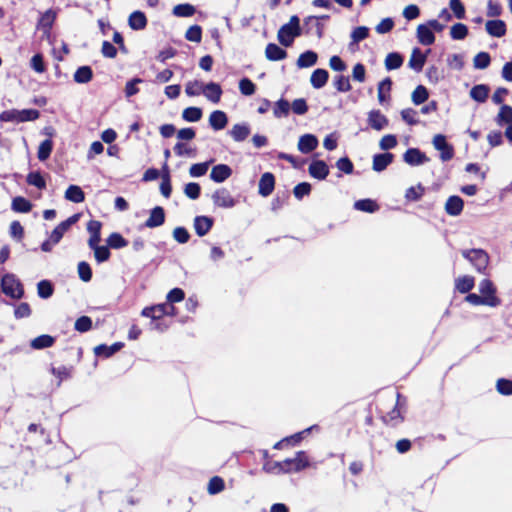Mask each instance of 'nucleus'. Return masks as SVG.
<instances>
[{
	"label": "nucleus",
	"mask_w": 512,
	"mask_h": 512,
	"mask_svg": "<svg viewBox=\"0 0 512 512\" xmlns=\"http://www.w3.org/2000/svg\"><path fill=\"white\" fill-rule=\"evenodd\" d=\"M308 466L309 459L304 451H298L294 458H287L274 463V467L283 473L299 472Z\"/></svg>",
	"instance_id": "f257e3e1"
},
{
	"label": "nucleus",
	"mask_w": 512,
	"mask_h": 512,
	"mask_svg": "<svg viewBox=\"0 0 512 512\" xmlns=\"http://www.w3.org/2000/svg\"><path fill=\"white\" fill-rule=\"evenodd\" d=\"M299 18L293 15L287 24L281 26L278 30L277 38L278 41L285 47L292 45L294 38L300 36L301 30L299 25Z\"/></svg>",
	"instance_id": "f03ea898"
},
{
	"label": "nucleus",
	"mask_w": 512,
	"mask_h": 512,
	"mask_svg": "<svg viewBox=\"0 0 512 512\" xmlns=\"http://www.w3.org/2000/svg\"><path fill=\"white\" fill-rule=\"evenodd\" d=\"M40 116V113L38 110L35 109H23V110H17V109H10L5 110L0 114V122H27V121H34L38 119Z\"/></svg>",
	"instance_id": "7ed1b4c3"
},
{
	"label": "nucleus",
	"mask_w": 512,
	"mask_h": 512,
	"mask_svg": "<svg viewBox=\"0 0 512 512\" xmlns=\"http://www.w3.org/2000/svg\"><path fill=\"white\" fill-rule=\"evenodd\" d=\"M2 292L12 298L21 299L24 295L23 285L14 274H5L1 280Z\"/></svg>",
	"instance_id": "20e7f679"
},
{
	"label": "nucleus",
	"mask_w": 512,
	"mask_h": 512,
	"mask_svg": "<svg viewBox=\"0 0 512 512\" xmlns=\"http://www.w3.org/2000/svg\"><path fill=\"white\" fill-rule=\"evenodd\" d=\"M462 255L469 260L479 272L484 271L489 263L488 254L482 249L464 250L462 251Z\"/></svg>",
	"instance_id": "39448f33"
},
{
	"label": "nucleus",
	"mask_w": 512,
	"mask_h": 512,
	"mask_svg": "<svg viewBox=\"0 0 512 512\" xmlns=\"http://www.w3.org/2000/svg\"><path fill=\"white\" fill-rule=\"evenodd\" d=\"M434 148L440 151V159L443 162L449 161L454 157V148L446 141L442 134H437L433 138Z\"/></svg>",
	"instance_id": "423d86ee"
},
{
	"label": "nucleus",
	"mask_w": 512,
	"mask_h": 512,
	"mask_svg": "<svg viewBox=\"0 0 512 512\" xmlns=\"http://www.w3.org/2000/svg\"><path fill=\"white\" fill-rule=\"evenodd\" d=\"M213 203L222 208H232L236 202L230 192L225 188L217 189L212 195Z\"/></svg>",
	"instance_id": "0eeeda50"
},
{
	"label": "nucleus",
	"mask_w": 512,
	"mask_h": 512,
	"mask_svg": "<svg viewBox=\"0 0 512 512\" xmlns=\"http://www.w3.org/2000/svg\"><path fill=\"white\" fill-rule=\"evenodd\" d=\"M403 160L412 166L421 165L429 161V158L417 148H409L403 155Z\"/></svg>",
	"instance_id": "6e6552de"
},
{
	"label": "nucleus",
	"mask_w": 512,
	"mask_h": 512,
	"mask_svg": "<svg viewBox=\"0 0 512 512\" xmlns=\"http://www.w3.org/2000/svg\"><path fill=\"white\" fill-rule=\"evenodd\" d=\"M308 172L311 177L324 180L329 174V167L323 160H315L310 163Z\"/></svg>",
	"instance_id": "1a4fd4ad"
},
{
	"label": "nucleus",
	"mask_w": 512,
	"mask_h": 512,
	"mask_svg": "<svg viewBox=\"0 0 512 512\" xmlns=\"http://www.w3.org/2000/svg\"><path fill=\"white\" fill-rule=\"evenodd\" d=\"M465 301L472 305H486L489 307H497L501 304V300L498 297H482L475 293H470L466 296Z\"/></svg>",
	"instance_id": "9d476101"
},
{
	"label": "nucleus",
	"mask_w": 512,
	"mask_h": 512,
	"mask_svg": "<svg viewBox=\"0 0 512 512\" xmlns=\"http://www.w3.org/2000/svg\"><path fill=\"white\" fill-rule=\"evenodd\" d=\"M368 124L371 128L381 131L388 126V119L379 110H371L368 113Z\"/></svg>",
	"instance_id": "9b49d317"
},
{
	"label": "nucleus",
	"mask_w": 512,
	"mask_h": 512,
	"mask_svg": "<svg viewBox=\"0 0 512 512\" xmlns=\"http://www.w3.org/2000/svg\"><path fill=\"white\" fill-rule=\"evenodd\" d=\"M275 187V177L272 173H264L259 180V194L263 197L269 196Z\"/></svg>",
	"instance_id": "f8f14e48"
},
{
	"label": "nucleus",
	"mask_w": 512,
	"mask_h": 512,
	"mask_svg": "<svg viewBox=\"0 0 512 512\" xmlns=\"http://www.w3.org/2000/svg\"><path fill=\"white\" fill-rule=\"evenodd\" d=\"M232 175V169L226 164L215 165L210 173V178L216 183H222Z\"/></svg>",
	"instance_id": "ddd939ff"
},
{
	"label": "nucleus",
	"mask_w": 512,
	"mask_h": 512,
	"mask_svg": "<svg viewBox=\"0 0 512 512\" xmlns=\"http://www.w3.org/2000/svg\"><path fill=\"white\" fill-rule=\"evenodd\" d=\"M318 146V139L313 134H305L299 138L298 149L304 154H308L315 150Z\"/></svg>",
	"instance_id": "4468645a"
},
{
	"label": "nucleus",
	"mask_w": 512,
	"mask_h": 512,
	"mask_svg": "<svg viewBox=\"0 0 512 512\" xmlns=\"http://www.w3.org/2000/svg\"><path fill=\"white\" fill-rule=\"evenodd\" d=\"M101 227L102 223L98 220H90L87 224V231L90 234L88 245L94 247L99 244L101 240Z\"/></svg>",
	"instance_id": "2eb2a0df"
},
{
	"label": "nucleus",
	"mask_w": 512,
	"mask_h": 512,
	"mask_svg": "<svg viewBox=\"0 0 512 512\" xmlns=\"http://www.w3.org/2000/svg\"><path fill=\"white\" fill-rule=\"evenodd\" d=\"M165 222V212L160 206L154 207L149 218L145 222V226L148 228H155L161 226Z\"/></svg>",
	"instance_id": "dca6fc26"
},
{
	"label": "nucleus",
	"mask_w": 512,
	"mask_h": 512,
	"mask_svg": "<svg viewBox=\"0 0 512 512\" xmlns=\"http://www.w3.org/2000/svg\"><path fill=\"white\" fill-rule=\"evenodd\" d=\"M202 93L208 100L216 104L220 101L223 92L218 83L210 82L204 85Z\"/></svg>",
	"instance_id": "f3484780"
},
{
	"label": "nucleus",
	"mask_w": 512,
	"mask_h": 512,
	"mask_svg": "<svg viewBox=\"0 0 512 512\" xmlns=\"http://www.w3.org/2000/svg\"><path fill=\"white\" fill-rule=\"evenodd\" d=\"M213 226V219L207 216H197L194 219V229L198 236H205Z\"/></svg>",
	"instance_id": "a211bd4d"
},
{
	"label": "nucleus",
	"mask_w": 512,
	"mask_h": 512,
	"mask_svg": "<svg viewBox=\"0 0 512 512\" xmlns=\"http://www.w3.org/2000/svg\"><path fill=\"white\" fill-rule=\"evenodd\" d=\"M486 31L490 36L502 37L506 34V24L503 20H489L485 24Z\"/></svg>",
	"instance_id": "6ab92c4d"
},
{
	"label": "nucleus",
	"mask_w": 512,
	"mask_h": 512,
	"mask_svg": "<svg viewBox=\"0 0 512 512\" xmlns=\"http://www.w3.org/2000/svg\"><path fill=\"white\" fill-rule=\"evenodd\" d=\"M464 202L456 195L450 196L445 204V211L450 216H458L463 210Z\"/></svg>",
	"instance_id": "aec40b11"
},
{
	"label": "nucleus",
	"mask_w": 512,
	"mask_h": 512,
	"mask_svg": "<svg viewBox=\"0 0 512 512\" xmlns=\"http://www.w3.org/2000/svg\"><path fill=\"white\" fill-rule=\"evenodd\" d=\"M128 25L132 30H143L147 26V18L142 11H134L129 15Z\"/></svg>",
	"instance_id": "412c9836"
},
{
	"label": "nucleus",
	"mask_w": 512,
	"mask_h": 512,
	"mask_svg": "<svg viewBox=\"0 0 512 512\" xmlns=\"http://www.w3.org/2000/svg\"><path fill=\"white\" fill-rule=\"evenodd\" d=\"M228 124V117L225 112L221 110L213 111L209 116V125L214 130H222Z\"/></svg>",
	"instance_id": "4be33fe9"
},
{
	"label": "nucleus",
	"mask_w": 512,
	"mask_h": 512,
	"mask_svg": "<svg viewBox=\"0 0 512 512\" xmlns=\"http://www.w3.org/2000/svg\"><path fill=\"white\" fill-rule=\"evenodd\" d=\"M393 158V154L388 152L374 155L372 163L373 170L376 172L385 170L392 163Z\"/></svg>",
	"instance_id": "5701e85b"
},
{
	"label": "nucleus",
	"mask_w": 512,
	"mask_h": 512,
	"mask_svg": "<svg viewBox=\"0 0 512 512\" xmlns=\"http://www.w3.org/2000/svg\"><path fill=\"white\" fill-rule=\"evenodd\" d=\"M417 39L422 45H432L435 42V36L428 24H420L417 27Z\"/></svg>",
	"instance_id": "b1692460"
},
{
	"label": "nucleus",
	"mask_w": 512,
	"mask_h": 512,
	"mask_svg": "<svg viewBox=\"0 0 512 512\" xmlns=\"http://www.w3.org/2000/svg\"><path fill=\"white\" fill-rule=\"evenodd\" d=\"M251 129L247 123L235 124L229 131L230 136L236 142H242L250 135Z\"/></svg>",
	"instance_id": "393cba45"
},
{
	"label": "nucleus",
	"mask_w": 512,
	"mask_h": 512,
	"mask_svg": "<svg viewBox=\"0 0 512 512\" xmlns=\"http://www.w3.org/2000/svg\"><path fill=\"white\" fill-rule=\"evenodd\" d=\"M329 78V73L325 69L318 68L313 71L310 82L313 88L320 89L325 86Z\"/></svg>",
	"instance_id": "a878e982"
},
{
	"label": "nucleus",
	"mask_w": 512,
	"mask_h": 512,
	"mask_svg": "<svg viewBox=\"0 0 512 512\" xmlns=\"http://www.w3.org/2000/svg\"><path fill=\"white\" fill-rule=\"evenodd\" d=\"M167 311V304H158L151 307H146L142 310V315L145 317H150L153 320L161 319Z\"/></svg>",
	"instance_id": "bb28decb"
},
{
	"label": "nucleus",
	"mask_w": 512,
	"mask_h": 512,
	"mask_svg": "<svg viewBox=\"0 0 512 512\" xmlns=\"http://www.w3.org/2000/svg\"><path fill=\"white\" fill-rule=\"evenodd\" d=\"M490 88L485 84H478L470 90V97L478 103H484L489 95Z\"/></svg>",
	"instance_id": "cd10ccee"
},
{
	"label": "nucleus",
	"mask_w": 512,
	"mask_h": 512,
	"mask_svg": "<svg viewBox=\"0 0 512 512\" xmlns=\"http://www.w3.org/2000/svg\"><path fill=\"white\" fill-rule=\"evenodd\" d=\"M265 55L270 61H279L287 56L286 50L274 43H269L265 49Z\"/></svg>",
	"instance_id": "c85d7f7f"
},
{
	"label": "nucleus",
	"mask_w": 512,
	"mask_h": 512,
	"mask_svg": "<svg viewBox=\"0 0 512 512\" xmlns=\"http://www.w3.org/2000/svg\"><path fill=\"white\" fill-rule=\"evenodd\" d=\"M426 62V56L422 54L419 48H414L409 60V67L417 72H420Z\"/></svg>",
	"instance_id": "c756f323"
},
{
	"label": "nucleus",
	"mask_w": 512,
	"mask_h": 512,
	"mask_svg": "<svg viewBox=\"0 0 512 512\" xmlns=\"http://www.w3.org/2000/svg\"><path fill=\"white\" fill-rule=\"evenodd\" d=\"M124 344L122 342H116L112 344L111 346H107L105 344L98 345L94 348V353L97 356H103V357H110L116 352H118Z\"/></svg>",
	"instance_id": "7c9ffc66"
},
{
	"label": "nucleus",
	"mask_w": 512,
	"mask_h": 512,
	"mask_svg": "<svg viewBox=\"0 0 512 512\" xmlns=\"http://www.w3.org/2000/svg\"><path fill=\"white\" fill-rule=\"evenodd\" d=\"M55 19L56 13L51 9L47 10L41 15V18L38 22V28L43 30L45 33H48L51 30Z\"/></svg>",
	"instance_id": "2f4dec72"
},
{
	"label": "nucleus",
	"mask_w": 512,
	"mask_h": 512,
	"mask_svg": "<svg viewBox=\"0 0 512 512\" xmlns=\"http://www.w3.org/2000/svg\"><path fill=\"white\" fill-rule=\"evenodd\" d=\"M65 199L73 203H81L85 200V194L81 187L70 185L65 191Z\"/></svg>",
	"instance_id": "473e14b6"
},
{
	"label": "nucleus",
	"mask_w": 512,
	"mask_h": 512,
	"mask_svg": "<svg viewBox=\"0 0 512 512\" xmlns=\"http://www.w3.org/2000/svg\"><path fill=\"white\" fill-rule=\"evenodd\" d=\"M317 59L318 55L314 51L308 50L300 54V56L297 59V66L299 68L311 67L316 64Z\"/></svg>",
	"instance_id": "72a5a7b5"
},
{
	"label": "nucleus",
	"mask_w": 512,
	"mask_h": 512,
	"mask_svg": "<svg viewBox=\"0 0 512 512\" xmlns=\"http://www.w3.org/2000/svg\"><path fill=\"white\" fill-rule=\"evenodd\" d=\"M93 71L90 66H81L74 73L76 83L85 84L92 80Z\"/></svg>",
	"instance_id": "f704fd0d"
},
{
	"label": "nucleus",
	"mask_w": 512,
	"mask_h": 512,
	"mask_svg": "<svg viewBox=\"0 0 512 512\" xmlns=\"http://www.w3.org/2000/svg\"><path fill=\"white\" fill-rule=\"evenodd\" d=\"M54 342H55L54 337L44 334V335H40V336L34 338L31 341L30 346L33 349L40 350V349L51 347L54 344Z\"/></svg>",
	"instance_id": "c9c22d12"
},
{
	"label": "nucleus",
	"mask_w": 512,
	"mask_h": 512,
	"mask_svg": "<svg viewBox=\"0 0 512 512\" xmlns=\"http://www.w3.org/2000/svg\"><path fill=\"white\" fill-rule=\"evenodd\" d=\"M495 121L499 126H502L503 124H512V107L509 105H502Z\"/></svg>",
	"instance_id": "e433bc0d"
},
{
	"label": "nucleus",
	"mask_w": 512,
	"mask_h": 512,
	"mask_svg": "<svg viewBox=\"0 0 512 512\" xmlns=\"http://www.w3.org/2000/svg\"><path fill=\"white\" fill-rule=\"evenodd\" d=\"M474 287V278L471 276H462L456 279L455 288L460 293H468Z\"/></svg>",
	"instance_id": "4c0bfd02"
},
{
	"label": "nucleus",
	"mask_w": 512,
	"mask_h": 512,
	"mask_svg": "<svg viewBox=\"0 0 512 512\" xmlns=\"http://www.w3.org/2000/svg\"><path fill=\"white\" fill-rule=\"evenodd\" d=\"M163 170H164V174L162 175V182L160 184V191H161V194L164 197L169 198L170 195H171V192H172V186H171V182H170V175H169V171H168V165L166 163L163 166Z\"/></svg>",
	"instance_id": "58836bf2"
},
{
	"label": "nucleus",
	"mask_w": 512,
	"mask_h": 512,
	"mask_svg": "<svg viewBox=\"0 0 512 512\" xmlns=\"http://www.w3.org/2000/svg\"><path fill=\"white\" fill-rule=\"evenodd\" d=\"M403 64L402 56L397 52H391L386 56L385 67L387 70L398 69Z\"/></svg>",
	"instance_id": "ea45409f"
},
{
	"label": "nucleus",
	"mask_w": 512,
	"mask_h": 512,
	"mask_svg": "<svg viewBox=\"0 0 512 512\" xmlns=\"http://www.w3.org/2000/svg\"><path fill=\"white\" fill-rule=\"evenodd\" d=\"M12 209L16 212L28 213L32 209V204L24 197L18 196L12 200Z\"/></svg>",
	"instance_id": "a19ab883"
},
{
	"label": "nucleus",
	"mask_w": 512,
	"mask_h": 512,
	"mask_svg": "<svg viewBox=\"0 0 512 512\" xmlns=\"http://www.w3.org/2000/svg\"><path fill=\"white\" fill-rule=\"evenodd\" d=\"M203 112L198 107H188L182 112V118L187 122H197L202 118Z\"/></svg>",
	"instance_id": "79ce46f5"
},
{
	"label": "nucleus",
	"mask_w": 512,
	"mask_h": 512,
	"mask_svg": "<svg viewBox=\"0 0 512 512\" xmlns=\"http://www.w3.org/2000/svg\"><path fill=\"white\" fill-rule=\"evenodd\" d=\"M53 150V142L50 139L42 141L38 148L37 157L40 161L47 160Z\"/></svg>",
	"instance_id": "37998d69"
},
{
	"label": "nucleus",
	"mask_w": 512,
	"mask_h": 512,
	"mask_svg": "<svg viewBox=\"0 0 512 512\" xmlns=\"http://www.w3.org/2000/svg\"><path fill=\"white\" fill-rule=\"evenodd\" d=\"M26 181L29 185L35 186L40 190L46 188V181L38 171L30 172L27 175Z\"/></svg>",
	"instance_id": "c03bdc74"
},
{
	"label": "nucleus",
	"mask_w": 512,
	"mask_h": 512,
	"mask_svg": "<svg viewBox=\"0 0 512 512\" xmlns=\"http://www.w3.org/2000/svg\"><path fill=\"white\" fill-rule=\"evenodd\" d=\"M354 208L359 211L373 213L378 210V205L371 199L358 200L354 203Z\"/></svg>",
	"instance_id": "a18cd8bd"
},
{
	"label": "nucleus",
	"mask_w": 512,
	"mask_h": 512,
	"mask_svg": "<svg viewBox=\"0 0 512 512\" xmlns=\"http://www.w3.org/2000/svg\"><path fill=\"white\" fill-rule=\"evenodd\" d=\"M37 292L40 298L47 299L53 295L54 288L50 281L41 280L37 284Z\"/></svg>",
	"instance_id": "49530a36"
},
{
	"label": "nucleus",
	"mask_w": 512,
	"mask_h": 512,
	"mask_svg": "<svg viewBox=\"0 0 512 512\" xmlns=\"http://www.w3.org/2000/svg\"><path fill=\"white\" fill-rule=\"evenodd\" d=\"M290 104L285 99L278 100L273 108V114L276 118L286 117L289 114Z\"/></svg>",
	"instance_id": "de8ad7c7"
},
{
	"label": "nucleus",
	"mask_w": 512,
	"mask_h": 512,
	"mask_svg": "<svg viewBox=\"0 0 512 512\" xmlns=\"http://www.w3.org/2000/svg\"><path fill=\"white\" fill-rule=\"evenodd\" d=\"M195 11V7L188 3L178 4L173 8V14L177 17H190Z\"/></svg>",
	"instance_id": "09e8293b"
},
{
	"label": "nucleus",
	"mask_w": 512,
	"mask_h": 512,
	"mask_svg": "<svg viewBox=\"0 0 512 512\" xmlns=\"http://www.w3.org/2000/svg\"><path fill=\"white\" fill-rule=\"evenodd\" d=\"M429 97L428 90L426 87L419 85L416 87V89L412 92V101L415 105H420L424 103Z\"/></svg>",
	"instance_id": "8fccbe9b"
},
{
	"label": "nucleus",
	"mask_w": 512,
	"mask_h": 512,
	"mask_svg": "<svg viewBox=\"0 0 512 512\" xmlns=\"http://www.w3.org/2000/svg\"><path fill=\"white\" fill-rule=\"evenodd\" d=\"M479 291L482 297H497L496 288L492 281L489 279H483L479 284Z\"/></svg>",
	"instance_id": "3c124183"
},
{
	"label": "nucleus",
	"mask_w": 512,
	"mask_h": 512,
	"mask_svg": "<svg viewBox=\"0 0 512 512\" xmlns=\"http://www.w3.org/2000/svg\"><path fill=\"white\" fill-rule=\"evenodd\" d=\"M491 62V57L487 52H479L473 59V65L476 69H486Z\"/></svg>",
	"instance_id": "603ef678"
},
{
	"label": "nucleus",
	"mask_w": 512,
	"mask_h": 512,
	"mask_svg": "<svg viewBox=\"0 0 512 512\" xmlns=\"http://www.w3.org/2000/svg\"><path fill=\"white\" fill-rule=\"evenodd\" d=\"M468 35V28L465 24L456 23L451 27L450 36L454 40H463Z\"/></svg>",
	"instance_id": "864d4df0"
},
{
	"label": "nucleus",
	"mask_w": 512,
	"mask_h": 512,
	"mask_svg": "<svg viewBox=\"0 0 512 512\" xmlns=\"http://www.w3.org/2000/svg\"><path fill=\"white\" fill-rule=\"evenodd\" d=\"M128 242L119 233H112L107 238V245L113 249H119L127 246Z\"/></svg>",
	"instance_id": "5fc2aeb1"
},
{
	"label": "nucleus",
	"mask_w": 512,
	"mask_h": 512,
	"mask_svg": "<svg viewBox=\"0 0 512 512\" xmlns=\"http://www.w3.org/2000/svg\"><path fill=\"white\" fill-rule=\"evenodd\" d=\"M173 150H174V153L179 157H183V156L194 157L196 155V149L188 147L183 142L176 143Z\"/></svg>",
	"instance_id": "6e6d98bb"
},
{
	"label": "nucleus",
	"mask_w": 512,
	"mask_h": 512,
	"mask_svg": "<svg viewBox=\"0 0 512 512\" xmlns=\"http://www.w3.org/2000/svg\"><path fill=\"white\" fill-rule=\"evenodd\" d=\"M333 85L339 92H348L351 90L349 78L344 75L335 76Z\"/></svg>",
	"instance_id": "4d7b16f0"
},
{
	"label": "nucleus",
	"mask_w": 512,
	"mask_h": 512,
	"mask_svg": "<svg viewBox=\"0 0 512 512\" xmlns=\"http://www.w3.org/2000/svg\"><path fill=\"white\" fill-rule=\"evenodd\" d=\"M90 248L94 251L95 259L98 263L105 262L110 258V251L107 246L96 244V246Z\"/></svg>",
	"instance_id": "13d9d810"
},
{
	"label": "nucleus",
	"mask_w": 512,
	"mask_h": 512,
	"mask_svg": "<svg viewBox=\"0 0 512 512\" xmlns=\"http://www.w3.org/2000/svg\"><path fill=\"white\" fill-rule=\"evenodd\" d=\"M225 487L224 481L221 477L214 476L210 479L208 483V493L211 495H215L221 492Z\"/></svg>",
	"instance_id": "bf43d9fd"
},
{
	"label": "nucleus",
	"mask_w": 512,
	"mask_h": 512,
	"mask_svg": "<svg viewBox=\"0 0 512 512\" xmlns=\"http://www.w3.org/2000/svg\"><path fill=\"white\" fill-rule=\"evenodd\" d=\"M188 41L199 43L202 39V28L199 25H193L185 33Z\"/></svg>",
	"instance_id": "052dcab7"
},
{
	"label": "nucleus",
	"mask_w": 512,
	"mask_h": 512,
	"mask_svg": "<svg viewBox=\"0 0 512 512\" xmlns=\"http://www.w3.org/2000/svg\"><path fill=\"white\" fill-rule=\"evenodd\" d=\"M239 90L245 96L255 93L256 86L249 78H243L239 81Z\"/></svg>",
	"instance_id": "680f3d73"
},
{
	"label": "nucleus",
	"mask_w": 512,
	"mask_h": 512,
	"mask_svg": "<svg viewBox=\"0 0 512 512\" xmlns=\"http://www.w3.org/2000/svg\"><path fill=\"white\" fill-rule=\"evenodd\" d=\"M75 330L78 332H87L92 328V320L88 316L79 317L74 325Z\"/></svg>",
	"instance_id": "e2e57ef3"
},
{
	"label": "nucleus",
	"mask_w": 512,
	"mask_h": 512,
	"mask_svg": "<svg viewBox=\"0 0 512 512\" xmlns=\"http://www.w3.org/2000/svg\"><path fill=\"white\" fill-rule=\"evenodd\" d=\"M78 274L79 278L84 282H89L92 278V270L90 265L82 261L78 264Z\"/></svg>",
	"instance_id": "0e129e2a"
},
{
	"label": "nucleus",
	"mask_w": 512,
	"mask_h": 512,
	"mask_svg": "<svg viewBox=\"0 0 512 512\" xmlns=\"http://www.w3.org/2000/svg\"><path fill=\"white\" fill-rule=\"evenodd\" d=\"M201 187L198 183L190 182L185 185L184 193L190 199H197L200 196Z\"/></svg>",
	"instance_id": "69168bd1"
},
{
	"label": "nucleus",
	"mask_w": 512,
	"mask_h": 512,
	"mask_svg": "<svg viewBox=\"0 0 512 512\" xmlns=\"http://www.w3.org/2000/svg\"><path fill=\"white\" fill-rule=\"evenodd\" d=\"M204 84L199 81H189L185 86V92L188 96H197L203 90Z\"/></svg>",
	"instance_id": "338daca9"
},
{
	"label": "nucleus",
	"mask_w": 512,
	"mask_h": 512,
	"mask_svg": "<svg viewBox=\"0 0 512 512\" xmlns=\"http://www.w3.org/2000/svg\"><path fill=\"white\" fill-rule=\"evenodd\" d=\"M497 391L502 395L512 394V381L507 379H499L497 381Z\"/></svg>",
	"instance_id": "774afa93"
}]
</instances>
